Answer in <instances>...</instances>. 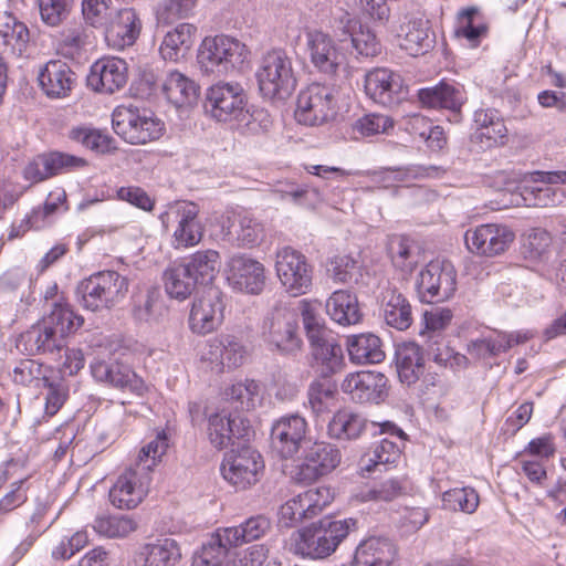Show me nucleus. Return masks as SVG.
<instances>
[{"label":"nucleus","instance_id":"obj_1","mask_svg":"<svg viewBox=\"0 0 566 566\" xmlns=\"http://www.w3.org/2000/svg\"><path fill=\"white\" fill-rule=\"evenodd\" d=\"M84 323L69 304L54 303L51 312L21 334L19 345L29 355L44 354L60 357L66 347V336Z\"/></svg>","mask_w":566,"mask_h":566},{"label":"nucleus","instance_id":"obj_2","mask_svg":"<svg viewBox=\"0 0 566 566\" xmlns=\"http://www.w3.org/2000/svg\"><path fill=\"white\" fill-rule=\"evenodd\" d=\"M355 528L356 521L353 518L336 520L325 516L294 532L291 536V548L302 557L323 559L331 556Z\"/></svg>","mask_w":566,"mask_h":566},{"label":"nucleus","instance_id":"obj_3","mask_svg":"<svg viewBox=\"0 0 566 566\" xmlns=\"http://www.w3.org/2000/svg\"><path fill=\"white\" fill-rule=\"evenodd\" d=\"M255 77L262 97L271 102L286 101L296 88L292 59L281 49L261 57Z\"/></svg>","mask_w":566,"mask_h":566},{"label":"nucleus","instance_id":"obj_4","mask_svg":"<svg viewBox=\"0 0 566 566\" xmlns=\"http://www.w3.org/2000/svg\"><path fill=\"white\" fill-rule=\"evenodd\" d=\"M128 280L116 271H101L83 280L77 293L82 305L92 312L111 308L124 300Z\"/></svg>","mask_w":566,"mask_h":566},{"label":"nucleus","instance_id":"obj_5","mask_svg":"<svg viewBox=\"0 0 566 566\" xmlns=\"http://www.w3.org/2000/svg\"><path fill=\"white\" fill-rule=\"evenodd\" d=\"M247 57V48L228 35L206 38L198 51V63L207 74L223 75L240 67Z\"/></svg>","mask_w":566,"mask_h":566},{"label":"nucleus","instance_id":"obj_6","mask_svg":"<svg viewBox=\"0 0 566 566\" xmlns=\"http://www.w3.org/2000/svg\"><path fill=\"white\" fill-rule=\"evenodd\" d=\"M115 133L132 145H145L163 135L164 124L148 109L118 106L112 115Z\"/></svg>","mask_w":566,"mask_h":566},{"label":"nucleus","instance_id":"obj_7","mask_svg":"<svg viewBox=\"0 0 566 566\" xmlns=\"http://www.w3.org/2000/svg\"><path fill=\"white\" fill-rule=\"evenodd\" d=\"M261 334L272 349L284 355H295L303 345L298 315L286 306H276L264 317Z\"/></svg>","mask_w":566,"mask_h":566},{"label":"nucleus","instance_id":"obj_8","mask_svg":"<svg viewBox=\"0 0 566 566\" xmlns=\"http://www.w3.org/2000/svg\"><path fill=\"white\" fill-rule=\"evenodd\" d=\"M163 227L172 231L175 249L192 248L203 238L205 227L199 219V207L189 201H178L169 205L159 217Z\"/></svg>","mask_w":566,"mask_h":566},{"label":"nucleus","instance_id":"obj_9","mask_svg":"<svg viewBox=\"0 0 566 566\" xmlns=\"http://www.w3.org/2000/svg\"><path fill=\"white\" fill-rule=\"evenodd\" d=\"M264 469L262 455L249 446L227 452L220 467L223 479L237 490H247L255 485L261 480Z\"/></svg>","mask_w":566,"mask_h":566},{"label":"nucleus","instance_id":"obj_10","mask_svg":"<svg viewBox=\"0 0 566 566\" xmlns=\"http://www.w3.org/2000/svg\"><path fill=\"white\" fill-rule=\"evenodd\" d=\"M275 270L281 284L291 295L298 296L310 291L313 266L302 252L291 247L279 249L275 255Z\"/></svg>","mask_w":566,"mask_h":566},{"label":"nucleus","instance_id":"obj_11","mask_svg":"<svg viewBox=\"0 0 566 566\" xmlns=\"http://www.w3.org/2000/svg\"><path fill=\"white\" fill-rule=\"evenodd\" d=\"M416 287L424 303L449 300L457 289V272L449 261H431L418 275Z\"/></svg>","mask_w":566,"mask_h":566},{"label":"nucleus","instance_id":"obj_12","mask_svg":"<svg viewBox=\"0 0 566 566\" xmlns=\"http://www.w3.org/2000/svg\"><path fill=\"white\" fill-rule=\"evenodd\" d=\"M336 114L334 90L313 83L297 96L295 118L300 124L316 126L332 119Z\"/></svg>","mask_w":566,"mask_h":566},{"label":"nucleus","instance_id":"obj_13","mask_svg":"<svg viewBox=\"0 0 566 566\" xmlns=\"http://www.w3.org/2000/svg\"><path fill=\"white\" fill-rule=\"evenodd\" d=\"M342 460L339 449L324 441H316L303 451L292 478L301 483H311L334 471Z\"/></svg>","mask_w":566,"mask_h":566},{"label":"nucleus","instance_id":"obj_14","mask_svg":"<svg viewBox=\"0 0 566 566\" xmlns=\"http://www.w3.org/2000/svg\"><path fill=\"white\" fill-rule=\"evenodd\" d=\"M537 172L532 174V184H524L516 187V189L506 187L503 190V208L520 206L544 208L556 206L564 200L563 190L553 186L558 184L546 181L538 177Z\"/></svg>","mask_w":566,"mask_h":566},{"label":"nucleus","instance_id":"obj_15","mask_svg":"<svg viewBox=\"0 0 566 566\" xmlns=\"http://www.w3.org/2000/svg\"><path fill=\"white\" fill-rule=\"evenodd\" d=\"M224 294L216 286H209L195 297L189 313V328L198 335L216 331L224 318Z\"/></svg>","mask_w":566,"mask_h":566},{"label":"nucleus","instance_id":"obj_16","mask_svg":"<svg viewBox=\"0 0 566 566\" xmlns=\"http://www.w3.org/2000/svg\"><path fill=\"white\" fill-rule=\"evenodd\" d=\"M333 29L340 43V50L350 48L352 53L364 57H374L381 52V44L376 34L347 12H343L338 19H335Z\"/></svg>","mask_w":566,"mask_h":566},{"label":"nucleus","instance_id":"obj_17","mask_svg":"<svg viewBox=\"0 0 566 566\" xmlns=\"http://www.w3.org/2000/svg\"><path fill=\"white\" fill-rule=\"evenodd\" d=\"M378 428L379 434H387L376 442L373 448L360 459V469L366 472H374L379 467L396 463L401 455V446L406 440V433L391 421L381 423L371 422Z\"/></svg>","mask_w":566,"mask_h":566},{"label":"nucleus","instance_id":"obj_18","mask_svg":"<svg viewBox=\"0 0 566 566\" xmlns=\"http://www.w3.org/2000/svg\"><path fill=\"white\" fill-rule=\"evenodd\" d=\"M151 475L145 468L133 463L117 478L109 490L111 503L118 510H133L146 497L149 491Z\"/></svg>","mask_w":566,"mask_h":566},{"label":"nucleus","instance_id":"obj_19","mask_svg":"<svg viewBox=\"0 0 566 566\" xmlns=\"http://www.w3.org/2000/svg\"><path fill=\"white\" fill-rule=\"evenodd\" d=\"M515 233L505 224L485 223L469 229L464 234L468 250L480 256L503 254L514 242Z\"/></svg>","mask_w":566,"mask_h":566},{"label":"nucleus","instance_id":"obj_20","mask_svg":"<svg viewBox=\"0 0 566 566\" xmlns=\"http://www.w3.org/2000/svg\"><path fill=\"white\" fill-rule=\"evenodd\" d=\"M365 92L374 102L392 107L407 98L408 86L399 73L378 67L366 74Z\"/></svg>","mask_w":566,"mask_h":566},{"label":"nucleus","instance_id":"obj_21","mask_svg":"<svg viewBox=\"0 0 566 566\" xmlns=\"http://www.w3.org/2000/svg\"><path fill=\"white\" fill-rule=\"evenodd\" d=\"M245 106V95L239 83L219 82L207 90L205 109L218 122H232Z\"/></svg>","mask_w":566,"mask_h":566},{"label":"nucleus","instance_id":"obj_22","mask_svg":"<svg viewBox=\"0 0 566 566\" xmlns=\"http://www.w3.org/2000/svg\"><path fill=\"white\" fill-rule=\"evenodd\" d=\"M247 354L245 346L238 337L222 334L207 342L201 352V360L208 363L211 370L221 373L226 368L241 366Z\"/></svg>","mask_w":566,"mask_h":566},{"label":"nucleus","instance_id":"obj_23","mask_svg":"<svg viewBox=\"0 0 566 566\" xmlns=\"http://www.w3.org/2000/svg\"><path fill=\"white\" fill-rule=\"evenodd\" d=\"M307 430L305 418L298 413L282 416L271 427V447L282 458H292L298 452Z\"/></svg>","mask_w":566,"mask_h":566},{"label":"nucleus","instance_id":"obj_24","mask_svg":"<svg viewBox=\"0 0 566 566\" xmlns=\"http://www.w3.org/2000/svg\"><path fill=\"white\" fill-rule=\"evenodd\" d=\"M229 284L238 291L259 294L265 285L264 266L244 254H237L228 261Z\"/></svg>","mask_w":566,"mask_h":566},{"label":"nucleus","instance_id":"obj_25","mask_svg":"<svg viewBox=\"0 0 566 566\" xmlns=\"http://www.w3.org/2000/svg\"><path fill=\"white\" fill-rule=\"evenodd\" d=\"M127 63L119 57H104L96 61L87 75V85L103 94H114L127 83Z\"/></svg>","mask_w":566,"mask_h":566},{"label":"nucleus","instance_id":"obj_26","mask_svg":"<svg viewBox=\"0 0 566 566\" xmlns=\"http://www.w3.org/2000/svg\"><path fill=\"white\" fill-rule=\"evenodd\" d=\"M386 384L387 378L381 373L363 370L347 375L342 390L359 403H379L385 397Z\"/></svg>","mask_w":566,"mask_h":566},{"label":"nucleus","instance_id":"obj_27","mask_svg":"<svg viewBox=\"0 0 566 566\" xmlns=\"http://www.w3.org/2000/svg\"><path fill=\"white\" fill-rule=\"evenodd\" d=\"M76 77L67 63L51 60L39 69L38 82L49 98H64L70 95Z\"/></svg>","mask_w":566,"mask_h":566},{"label":"nucleus","instance_id":"obj_28","mask_svg":"<svg viewBox=\"0 0 566 566\" xmlns=\"http://www.w3.org/2000/svg\"><path fill=\"white\" fill-rule=\"evenodd\" d=\"M306 48L311 62L321 72L333 75L343 62L340 48L337 49L333 39L323 31L306 32Z\"/></svg>","mask_w":566,"mask_h":566},{"label":"nucleus","instance_id":"obj_29","mask_svg":"<svg viewBox=\"0 0 566 566\" xmlns=\"http://www.w3.org/2000/svg\"><path fill=\"white\" fill-rule=\"evenodd\" d=\"M104 27L108 45L123 50L135 43L140 33L142 22L133 8H124L118 10Z\"/></svg>","mask_w":566,"mask_h":566},{"label":"nucleus","instance_id":"obj_30","mask_svg":"<svg viewBox=\"0 0 566 566\" xmlns=\"http://www.w3.org/2000/svg\"><path fill=\"white\" fill-rule=\"evenodd\" d=\"M419 101L430 108H444L459 116L468 96L464 86L457 82L441 81L432 87L421 88L418 92Z\"/></svg>","mask_w":566,"mask_h":566},{"label":"nucleus","instance_id":"obj_31","mask_svg":"<svg viewBox=\"0 0 566 566\" xmlns=\"http://www.w3.org/2000/svg\"><path fill=\"white\" fill-rule=\"evenodd\" d=\"M313 367L324 378L340 373L345 367L343 348L331 333L310 343Z\"/></svg>","mask_w":566,"mask_h":566},{"label":"nucleus","instance_id":"obj_32","mask_svg":"<svg viewBox=\"0 0 566 566\" xmlns=\"http://www.w3.org/2000/svg\"><path fill=\"white\" fill-rule=\"evenodd\" d=\"M178 542L171 537L157 538L144 544L134 556L135 566H177L181 560Z\"/></svg>","mask_w":566,"mask_h":566},{"label":"nucleus","instance_id":"obj_33","mask_svg":"<svg viewBox=\"0 0 566 566\" xmlns=\"http://www.w3.org/2000/svg\"><path fill=\"white\" fill-rule=\"evenodd\" d=\"M400 27L399 46L411 56L427 53L434 43V35L430 32L429 21L422 17H408Z\"/></svg>","mask_w":566,"mask_h":566},{"label":"nucleus","instance_id":"obj_34","mask_svg":"<svg viewBox=\"0 0 566 566\" xmlns=\"http://www.w3.org/2000/svg\"><path fill=\"white\" fill-rule=\"evenodd\" d=\"M248 429L249 424L241 415L222 411L209 418V439L218 449H223L230 443L233 444V439L245 437Z\"/></svg>","mask_w":566,"mask_h":566},{"label":"nucleus","instance_id":"obj_35","mask_svg":"<svg viewBox=\"0 0 566 566\" xmlns=\"http://www.w3.org/2000/svg\"><path fill=\"white\" fill-rule=\"evenodd\" d=\"M381 316L388 326L397 331L408 329L413 322L410 302L396 287H388L382 292Z\"/></svg>","mask_w":566,"mask_h":566},{"label":"nucleus","instance_id":"obj_36","mask_svg":"<svg viewBox=\"0 0 566 566\" xmlns=\"http://www.w3.org/2000/svg\"><path fill=\"white\" fill-rule=\"evenodd\" d=\"M199 85L184 73L171 70L163 81V93L177 108L190 107L199 98Z\"/></svg>","mask_w":566,"mask_h":566},{"label":"nucleus","instance_id":"obj_37","mask_svg":"<svg viewBox=\"0 0 566 566\" xmlns=\"http://www.w3.org/2000/svg\"><path fill=\"white\" fill-rule=\"evenodd\" d=\"M396 554V546L389 538L371 536L357 547L353 566H390Z\"/></svg>","mask_w":566,"mask_h":566},{"label":"nucleus","instance_id":"obj_38","mask_svg":"<svg viewBox=\"0 0 566 566\" xmlns=\"http://www.w3.org/2000/svg\"><path fill=\"white\" fill-rule=\"evenodd\" d=\"M30 32L28 27L13 14H0V49L12 56H21L29 44Z\"/></svg>","mask_w":566,"mask_h":566},{"label":"nucleus","instance_id":"obj_39","mask_svg":"<svg viewBox=\"0 0 566 566\" xmlns=\"http://www.w3.org/2000/svg\"><path fill=\"white\" fill-rule=\"evenodd\" d=\"M395 364L402 384L407 386L416 384L424 371V359L420 346L413 342L398 345Z\"/></svg>","mask_w":566,"mask_h":566},{"label":"nucleus","instance_id":"obj_40","mask_svg":"<svg viewBox=\"0 0 566 566\" xmlns=\"http://www.w3.org/2000/svg\"><path fill=\"white\" fill-rule=\"evenodd\" d=\"M346 347L350 361L357 365L379 364L385 359L381 339L371 333L348 336Z\"/></svg>","mask_w":566,"mask_h":566},{"label":"nucleus","instance_id":"obj_41","mask_svg":"<svg viewBox=\"0 0 566 566\" xmlns=\"http://www.w3.org/2000/svg\"><path fill=\"white\" fill-rule=\"evenodd\" d=\"M326 313L337 324L343 326L355 325L361 321L357 296L349 291H335L326 301Z\"/></svg>","mask_w":566,"mask_h":566},{"label":"nucleus","instance_id":"obj_42","mask_svg":"<svg viewBox=\"0 0 566 566\" xmlns=\"http://www.w3.org/2000/svg\"><path fill=\"white\" fill-rule=\"evenodd\" d=\"M196 28L189 23H180L168 31L160 45V54L165 60L177 61L192 46Z\"/></svg>","mask_w":566,"mask_h":566},{"label":"nucleus","instance_id":"obj_43","mask_svg":"<svg viewBox=\"0 0 566 566\" xmlns=\"http://www.w3.org/2000/svg\"><path fill=\"white\" fill-rule=\"evenodd\" d=\"M270 527L271 522L268 517L256 515L238 526L223 528V538L237 547L261 538Z\"/></svg>","mask_w":566,"mask_h":566},{"label":"nucleus","instance_id":"obj_44","mask_svg":"<svg viewBox=\"0 0 566 566\" xmlns=\"http://www.w3.org/2000/svg\"><path fill=\"white\" fill-rule=\"evenodd\" d=\"M235 547L223 538V530L202 545V548L192 558V566H228L229 551Z\"/></svg>","mask_w":566,"mask_h":566},{"label":"nucleus","instance_id":"obj_45","mask_svg":"<svg viewBox=\"0 0 566 566\" xmlns=\"http://www.w3.org/2000/svg\"><path fill=\"white\" fill-rule=\"evenodd\" d=\"M367 428V421L359 415L347 410L336 412L328 422L327 432L338 440L357 439Z\"/></svg>","mask_w":566,"mask_h":566},{"label":"nucleus","instance_id":"obj_46","mask_svg":"<svg viewBox=\"0 0 566 566\" xmlns=\"http://www.w3.org/2000/svg\"><path fill=\"white\" fill-rule=\"evenodd\" d=\"M130 313L138 323L157 322L163 314V302L159 292L156 289H147L145 292L135 294Z\"/></svg>","mask_w":566,"mask_h":566},{"label":"nucleus","instance_id":"obj_47","mask_svg":"<svg viewBox=\"0 0 566 566\" xmlns=\"http://www.w3.org/2000/svg\"><path fill=\"white\" fill-rule=\"evenodd\" d=\"M184 264L199 284H208L219 272L220 254L211 249L197 251Z\"/></svg>","mask_w":566,"mask_h":566},{"label":"nucleus","instance_id":"obj_48","mask_svg":"<svg viewBox=\"0 0 566 566\" xmlns=\"http://www.w3.org/2000/svg\"><path fill=\"white\" fill-rule=\"evenodd\" d=\"M69 138L97 154H107L116 149V142L109 135L91 126L72 127Z\"/></svg>","mask_w":566,"mask_h":566},{"label":"nucleus","instance_id":"obj_49","mask_svg":"<svg viewBox=\"0 0 566 566\" xmlns=\"http://www.w3.org/2000/svg\"><path fill=\"white\" fill-rule=\"evenodd\" d=\"M260 385L252 379L238 381L226 389V399L234 409V415L248 411L256 406L260 399Z\"/></svg>","mask_w":566,"mask_h":566},{"label":"nucleus","instance_id":"obj_50","mask_svg":"<svg viewBox=\"0 0 566 566\" xmlns=\"http://www.w3.org/2000/svg\"><path fill=\"white\" fill-rule=\"evenodd\" d=\"M166 292L174 298H187L199 284L185 264H175L164 274Z\"/></svg>","mask_w":566,"mask_h":566},{"label":"nucleus","instance_id":"obj_51","mask_svg":"<svg viewBox=\"0 0 566 566\" xmlns=\"http://www.w3.org/2000/svg\"><path fill=\"white\" fill-rule=\"evenodd\" d=\"M233 126L241 134L259 135L268 132L272 126V119L268 111L263 108L249 109L242 107L240 114L232 119Z\"/></svg>","mask_w":566,"mask_h":566},{"label":"nucleus","instance_id":"obj_52","mask_svg":"<svg viewBox=\"0 0 566 566\" xmlns=\"http://www.w3.org/2000/svg\"><path fill=\"white\" fill-rule=\"evenodd\" d=\"M273 192L282 200L305 208H314L321 200V193L316 188L289 181L277 182Z\"/></svg>","mask_w":566,"mask_h":566},{"label":"nucleus","instance_id":"obj_53","mask_svg":"<svg viewBox=\"0 0 566 566\" xmlns=\"http://www.w3.org/2000/svg\"><path fill=\"white\" fill-rule=\"evenodd\" d=\"M442 503L447 510L472 514L479 506L480 497L473 488H454L442 494Z\"/></svg>","mask_w":566,"mask_h":566},{"label":"nucleus","instance_id":"obj_54","mask_svg":"<svg viewBox=\"0 0 566 566\" xmlns=\"http://www.w3.org/2000/svg\"><path fill=\"white\" fill-rule=\"evenodd\" d=\"M136 527V522L124 515L97 516L93 524V528L96 533L109 538L127 536L134 532Z\"/></svg>","mask_w":566,"mask_h":566},{"label":"nucleus","instance_id":"obj_55","mask_svg":"<svg viewBox=\"0 0 566 566\" xmlns=\"http://www.w3.org/2000/svg\"><path fill=\"white\" fill-rule=\"evenodd\" d=\"M169 447V440L165 431H160L156 434L155 439L144 446L138 452L134 465L138 468H145L146 472L151 471L161 457L166 453Z\"/></svg>","mask_w":566,"mask_h":566},{"label":"nucleus","instance_id":"obj_56","mask_svg":"<svg viewBox=\"0 0 566 566\" xmlns=\"http://www.w3.org/2000/svg\"><path fill=\"white\" fill-rule=\"evenodd\" d=\"M41 21L51 28L60 27L70 15L74 0H36Z\"/></svg>","mask_w":566,"mask_h":566},{"label":"nucleus","instance_id":"obj_57","mask_svg":"<svg viewBox=\"0 0 566 566\" xmlns=\"http://www.w3.org/2000/svg\"><path fill=\"white\" fill-rule=\"evenodd\" d=\"M552 237L543 229H534L524 243L525 254L531 260H538L542 265H548L552 256Z\"/></svg>","mask_w":566,"mask_h":566},{"label":"nucleus","instance_id":"obj_58","mask_svg":"<svg viewBox=\"0 0 566 566\" xmlns=\"http://www.w3.org/2000/svg\"><path fill=\"white\" fill-rule=\"evenodd\" d=\"M476 13L478 10L473 7L461 10L458 14L460 25L455 30V35L467 39L472 48L478 46L480 39L484 36L488 31L485 25L474 24Z\"/></svg>","mask_w":566,"mask_h":566},{"label":"nucleus","instance_id":"obj_59","mask_svg":"<svg viewBox=\"0 0 566 566\" xmlns=\"http://www.w3.org/2000/svg\"><path fill=\"white\" fill-rule=\"evenodd\" d=\"M305 512V517L313 518L328 506L333 499V492L327 486H318L310 489L306 492L298 494Z\"/></svg>","mask_w":566,"mask_h":566},{"label":"nucleus","instance_id":"obj_60","mask_svg":"<svg viewBox=\"0 0 566 566\" xmlns=\"http://www.w3.org/2000/svg\"><path fill=\"white\" fill-rule=\"evenodd\" d=\"M328 272L336 283H352L357 281L358 262L350 255H336L329 262Z\"/></svg>","mask_w":566,"mask_h":566},{"label":"nucleus","instance_id":"obj_61","mask_svg":"<svg viewBox=\"0 0 566 566\" xmlns=\"http://www.w3.org/2000/svg\"><path fill=\"white\" fill-rule=\"evenodd\" d=\"M336 394V386L325 378L313 381L308 388V402L316 413H322L328 408V402Z\"/></svg>","mask_w":566,"mask_h":566},{"label":"nucleus","instance_id":"obj_62","mask_svg":"<svg viewBox=\"0 0 566 566\" xmlns=\"http://www.w3.org/2000/svg\"><path fill=\"white\" fill-rule=\"evenodd\" d=\"M424 169L421 168H397V169H382L379 171H373L370 174L371 180L380 188H389L396 182L406 181L409 178H418L422 176Z\"/></svg>","mask_w":566,"mask_h":566},{"label":"nucleus","instance_id":"obj_63","mask_svg":"<svg viewBox=\"0 0 566 566\" xmlns=\"http://www.w3.org/2000/svg\"><path fill=\"white\" fill-rule=\"evenodd\" d=\"M300 312L308 342L317 340V338L326 335L329 331L321 323L317 315V308L307 300L300 302Z\"/></svg>","mask_w":566,"mask_h":566},{"label":"nucleus","instance_id":"obj_64","mask_svg":"<svg viewBox=\"0 0 566 566\" xmlns=\"http://www.w3.org/2000/svg\"><path fill=\"white\" fill-rule=\"evenodd\" d=\"M394 127V120L384 114H367L356 120L354 129L361 136L369 137L385 134Z\"/></svg>","mask_w":566,"mask_h":566}]
</instances>
